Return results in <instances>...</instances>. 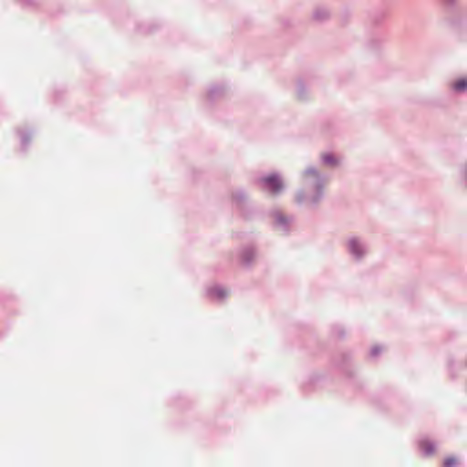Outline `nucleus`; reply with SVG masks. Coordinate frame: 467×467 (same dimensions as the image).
Masks as SVG:
<instances>
[{"label":"nucleus","mask_w":467,"mask_h":467,"mask_svg":"<svg viewBox=\"0 0 467 467\" xmlns=\"http://www.w3.org/2000/svg\"><path fill=\"white\" fill-rule=\"evenodd\" d=\"M323 160L327 164H329V165L336 164V160L331 154L323 155Z\"/></svg>","instance_id":"nucleus-6"},{"label":"nucleus","mask_w":467,"mask_h":467,"mask_svg":"<svg viewBox=\"0 0 467 467\" xmlns=\"http://www.w3.org/2000/svg\"><path fill=\"white\" fill-rule=\"evenodd\" d=\"M210 295L217 298H223L226 296V291L223 288H213L210 291Z\"/></svg>","instance_id":"nucleus-5"},{"label":"nucleus","mask_w":467,"mask_h":467,"mask_svg":"<svg viewBox=\"0 0 467 467\" xmlns=\"http://www.w3.org/2000/svg\"><path fill=\"white\" fill-rule=\"evenodd\" d=\"M453 88L457 91H462L467 88V78H462L454 82Z\"/></svg>","instance_id":"nucleus-4"},{"label":"nucleus","mask_w":467,"mask_h":467,"mask_svg":"<svg viewBox=\"0 0 467 467\" xmlns=\"http://www.w3.org/2000/svg\"><path fill=\"white\" fill-rule=\"evenodd\" d=\"M420 448L426 454H431L434 451V446L431 442L428 441H423L420 442Z\"/></svg>","instance_id":"nucleus-2"},{"label":"nucleus","mask_w":467,"mask_h":467,"mask_svg":"<svg viewBox=\"0 0 467 467\" xmlns=\"http://www.w3.org/2000/svg\"><path fill=\"white\" fill-rule=\"evenodd\" d=\"M457 462H458L455 458L450 457V458L445 459V461L443 462V466L444 467H452L455 464H457Z\"/></svg>","instance_id":"nucleus-7"},{"label":"nucleus","mask_w":467,"mask_h":467,"mask_svg":"<svg viewBox=\"0 0 467 467\" xmlns=\"http://www.w3.org/2000/svg\"><path fill=\"white\" fill-rule=\"evenodd\" d=\"M265 190L272 193H278L283 189V182L275 174H271L261 180Z\"/></svg>","instance_id":"nucleus-1"},{"label":"nucleus","mask_w":467,"mask_h":467,"mask_svg":"<svg viewBox=\"0 0 467 467\" xmlns=\"http://www.w3.org/2000/svg\"><path fill=\"white\" fill-rule=\"evenodd\" d=\"M349 249L356 255L361 254V247L356 240L349 241Z\"/></svg>","instance_id":"nucleus-3"}]
</instances>
